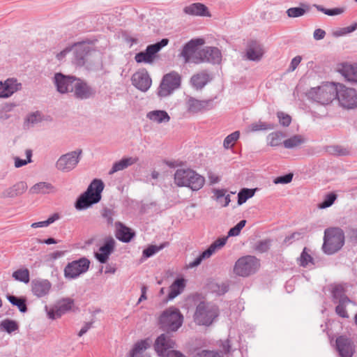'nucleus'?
<instances>
[{
    "mask_svg": "<svg viewBox=\"0 0 357 357\" xmlns=\"http://www.w3.org/2000/svg\"><path fill=\"white\" fill-rule=\"evenodd\" d=\"M218 307L211 302L201 301L193 314V321L198 326H210L219 316Z\"/></svg>",
    "mask_w": 357,
    "mask_h": 357,
    "instance_id": "nucleus-1",
    "label": "nucleus"
},
{
    "mask_svg": "<svg viewBox=\"0 0 357 357\" xmlns=\"http://www.w3.org/2000/svg\"><path fill=\"white\" fill-rule=\"evenodd\" d=\"M174 183L178 187H187L192 190H200L205 178L191 169H178L174 173Z\"/></svg>",
    "mask_w": 357,
    "mask_h": 357,
    "instance_id": "nucleus-2",
    "label": "nucleus"
},
{
    "mask_svg": "<svg viewBox=\"0 0 357 357\" xmlns=\"http://www.w3.org/2000/svg\"><path fill=\"white\" fill-rule=\"evenodd\" d=\"M336 84L328 82L317 87L311 88L306 93V96L309 100L320 105H329L335 99Z\"/></svg>",
    "mask_w": 357,
    "mask_h": 357,
    "instance_id": "nucleus-3",
    "label": "nucleus"
},
{
    "mask_svg": "<svg viewBox=\"0 0 357 357\" xmlns=\"http://www.w3.org/2000/svg\"><path fill=\"white\" fill-rule=\"evenodd\" d=\"M104 183L100 179H93L86 191L80 195L77 200L75 204L76 208L81 210L99 202L101 199V192L104 189Z\"/></svg>",
    "mask_w": 357,
    "mask_h": 357,
    "instance_id": "nucleus-4",
    "label": "nucleus"
},
{
    "mask_svg": "<svg viewBox=\"0 0 357 357\" xmlns=\"http://www.w3.org/2000/svg\"><path fill=\"white\" fill-rule=\"evenodd\" d=\"M344 244V234L342 229L334 227L324 231L323 251L327 255H333L339 251Z\"/></svg>",
    "mask_w": 357,
    "mask_h": 357,
    "instance_id": "nucleus-5",
    "label": "nucleus"
},
{
    "mask_svg": "<svg viewBox=\"0 0 357 357\" xmlns=\"http://www.w3.org/2000/svg\"><path fill=\"white\" fill-rule=\"evenodd\" d=\"M183 317L178 309L172 307L165 310L160 317L162 328L168 331H176L182 325Z\"/></svg>",
    "mask_w": 357,
    "mask_h": 357,
    "instance_id": "nucleus-6",
    "label": "nucleus"
},
{
    "mask_svg": "<svg viewBox=\"0 0 357 357\" xmlns=\"http://www.w3.org/2000/svg\"><path fill=\"white\" fill-rule=\"evenodd\" d=\"M336 86L335 99L340 105L347 109L357 108V91L340 83H337Z\"/></svg>",
    "mask_w": 357,
    "mask_h": 357,
    "instance_id": "nucleus-7",
    "label": "nucleus"
},
{
    "mask_svg": "<svg viewBox=\"0 0 357 357\" xmlns=\"http://www.w3.org/2000/svg\"><path fill=\"white\" fill-rule=\"evenodd\" d=\"M259 267V261L255 257L248 255L236 261L234 272L239 276L247 277L255 273Z\"/></svg>",
    "mask_w": 357,
    "mask_h": 357,
    "instance_id": "nucleus-8",
    "label": "nucleus"
},
{
    "mask_svg": "<svg viewBox=\"0 0 357 357\" xmlns=\"http://www.w3.org/2000/svg\"><path fill=\"white\" fill-rule=\"evenodd\" d=\"M181 80V75L175 71L166 74L159 86L158 91V96L164 98L172 94L174 90L179 88Z\"/></svg>",
    "mask_w": 357,
    "mask_h": 357,
    "instance_id": "nucleus-9",
    "label": "nucleus"
},
{
    "mask_svg": "<svg viewBox=\"0 0 357 357\" xmlns=\"http://www.w3.org/2000/svg\"><path fill=\"white\" fill-rule=\"evenodd\" d=\"M82 152V150H76L62 155L56 162V168L64 173L73 170L80 160Z\"/></svg>",
    "mask_w": 357,
    "mask_h": 357,
    "instance_id": "nucleus-10",
    "label": "nucleus"
},
{
    "mask_svg": "<svg viewBox=\"0 0 357 357\" xmlns=\"http://www.w3.org/2000/svg\"><path fill=\"white\" fill-rule=\"evenodd\" d=\"M176 346L175 341L167 333L160 335L155 340L153 348L158 356L160 357H169Z\"/></svg>",
    "mask_w": 357,
    "mask_h": 357,
    "instance_id": "nucleus-11",
    "label": "nucleus"
},
{
    "mask_svg": "<svg viewBox=\"0 0 357 357\" xmlns=\"http://www.w3.org/2000/svg\"><path fill=\"white\" fill-rule=\"evenodd\" d=\"M169 40L162 39L160 42L147 46L144 52L136 54L135 59L137 63H152L155 58V54L168 44Z\"/></svg>",
    "mask_w": 357,
    "mask_h": 357,
    "instance_id": "nucleus-12",
    "label": "nucleus"
},
{
    "mask_svg": "<svg viewBox=\"0 0 357 357\" xmlns=\"http://www.w3.org/2000/svg\"><path fill=\"white\" fill-rule=\"evenodd\" d=\"M77 77L72 75H66L61 73H56L52 78V82L56 91L61 94L71 93Z\"/></svg>",
    "mask_w": 357,
    "mask_h": 357,
    "instance_id": "nucleus-13",
    "label": "nucleus"
},
{
    "mask_svg": "<svg viewBox=\"0 0 357 357\" xmlns=\"http://www.w3.org/2000/svg\"><path fill=\"white\" fill-rule=\"evenodd\" d=\"M185 107L189 114H195L211 109L213 102L211 100H199L187 96L185 98Z\"/></svg>",
    "mask_w": 357,
    "mask_h": 357,
    "instance_id": "nucleus-14",
    "label": "nucleus"
},
{
    "mask_svg": "<svg viewBox=\"0 0 357 357\" xmlns=\"http://www.w3.org/2000/svg\"><path fill=\"white\" fill-rule=\"evenodd\" d=\"M89 264V260L86 258H82L69 263L64 269L65 277L70 279L78 277L88 271Z\"/></svg>",
    "mask_w": 357,
    "mask_h": 357,
    "instance_id": "nucleus-15",
    "label": "nucleus"
},
{
    "mask_svg": "<svg viewBox=\"0 0 357 357\" xmlns=\"http://www.w3.org/2000/svg\"><path fill=\"white\" fill-rule=\"evenodd\" d=\"M227 237L219 238L215 240L203 252H202L194 261L190 262L188 268H194L199 266L202 261L210 258L216 251L220 250L227 243Z\"/></svg>",
    "mask_w": 357,
    "mask_h": 357,
    "instance_id": "nucleus-16",
    "label": "nucleus"
},
{
    "mask_svg": "<svg viewBox=\"0 0 357 357\" xmlns=\"http://www.w3.org/2000/svg\"><path fill=\"white\" fill-rule=\"evenodd\" d=\"M203 44V39L191 40L183 47L181 56L184 59L185 63H199L197 47Z\"/></svg>",
    "mask_w": 357,
    "mask_h": 357,
    "instance_id": "nucleus-17",
    "label": "nucleus"
},
{
    "mask_svg": "<svg viewBox=\"0 0 357 357\" xmlns=\"http://www.w3.org/2000/svg\"><path fill=\"white\" fill-rule=\"evenodd\" d=\"M199 63L207 62L211 63H219L222 59V54L218 47H205L197 52Z\"/></svg>",
    "mask_w": 357,
    "mask_h": 357,
    "instance_id": "nucleus-18",
    "label": "nucleus"
},
{
    "mask_svg": "<svg viewBox=\"0 0 357 357\" xmlns=\"http://www.w3.org/2000/svg\"><path fill=\"white\" fill-rule=\"evenodd\" d=\"M71 93H73L74 97L77 99L86 100L93 97L95 91L86 82L77 77Z\"/></svg>",
    "mask_w": 357,
    "mask_h": 357,
    "instance_id": "nucleus-19",
    "label": "nucleus"
},
{
    "mask_svg": "<svg viewBox=\"0 0 357 357\" xmlns=\"http://www.w3.org/2000/svg\"><path fill=\"white\" fill-rule=\"evenodd\" d=\"M92 54V49L89 44L79 43L75 45L74 62L76 65L82 66L89 61Z\"/></svg>",
    "mask_w": 357,
    "mask_h": 357,
    "instance_id": "nucleus-20",
    "label": "nucleus"
},
{
    "mask_svg": "<svg viewBox=\"0 0 357 357\" xmlns=\"http://www.w3.org/2000/svg\"><path fill=\"white\" fill-rule=\"evenodd\" d=\"M22 89V84L15 78L0 81V98H8Z\"/></svg>",
    "mask_w": 357,
    "mask_h": 357,
    "instance_id": "nucleus-21",
    "label": "nucleus"
},
{
    "mask_svg": "<svg viewBox=\"0 0 357 357\" xmlns=\"http://www.w3.org/2000/svg\"><path fill=\"white\" fill-rule=\"evenodd\" d=\"M51 289L52 284L47 279L37 278L31 281V292L38 298H42L47 296L50 293Z\"/></svg>",
    "mask_w": 357,
    "mask_h": 357,
    "instance_id": "nucleus-22",
    "label": "nucleus"
},
{
    "mask_svg": "<svg viewBox=\"0 0 357 357\" xmlns=\"http://www.w3.org/2000/svg\"><path fill=\"white\" fill-rule=\"evenodd\" d=\"M132 84L142 91H146L151 85V79L148 72L143 69L140 70L132 76Z\"/></svg>",
    "mask_w": 357,
    "mask_h": 357,
    "instance_id": "nucleus-23",
    "label": "nucleus"
},
{
    "mask_svg": "<svg viewBox=\"0 0 357 357\" xmlns=\"http://www.w3.org/2000/svg\"><path fill=\"white\" fill-rule=\"evenodd\" d=\"M336 347L341 357H352L355 347L352 341L344 336H340L336 340Z\"/></svg>",
    "mask_w": 357,
    "mask_h": 357,
    "instance_id": "nucleus-24",
    "label": "nucleus"
},
{
    "mask_svg": "<svg viewBox=\"0 0 357 357\" xmlns=\"http://www.w3.org/2000/svg\"><path fill=\"white\" fill-rule=\"evenodd\" d=\"M73 305V301L70 298L59 301L53 308L47 312L50 319H54L69 311Z\"/></svg>",
    "mask_w": 357,
    "mask_h": 357,
    "instance_id": "nucleus-25",
    "label": "nucleus"
},
{
    "mask_svg": "<svg viewBox=\"0 0 357 357\" xmlns=\"http://www.w3.org/2000/svg\"><path fill=\"white\" fill-rule=\"evenodd\" d=\"M114 245L115 241L112 238L107 239L105 244L99 248V252L95 253L96 258L102 264L106 263L114 251Z\"/></svg>",
    "mask_w": 357,
    "mask_h": 357,
    "instance_id": "nucleus-26",
    "label": "nucleus"
},
{
    "mask_svg": "<svg viewBox=\"0 0 357 357\" xmlns=\"http://www.w3.org/2000/svg\"><path fill=\"white\" fill-rule=\"evenodd\" d=\"M211 77L206 71H201L194 74L190 78V84L196 90L202 89L210 81Z\"/></svg>",
    "mask_w": 357,
    "mask_h": 357,
    "instance_id": "nucleus-27",
    "label": "nucleus"
},
{
    "mask_svg": "<svg viewBox=\"0 0 357 357\" xmlns=\"http://www.w3.org/2000/svg\"><path fill=\"white\" fill-rule=\"evenodd\" d=\"M116 236L122 242L128 243L135 236V234L129 227L124 225L121 222L115 223Z\"/></svg>",
    "mask_w": 357,
    "mask_h": 357,
    "instance_id": "nucleus-28",
    "label": "nucleus"
},
{
    "mask_svg": "<svg viewBox=\"0 0 357 357\" xmlns=\"http://www.w3.org/2000/svg\"><path fill=\"white\" fill-rule=\"evenodd\" d=\"M264 53L263 47L257 42H252L248 46L246 57L248 60L259 61L261 59Z\"/></svg>",
    "mask_w": 357,
    "mask_h": 357,
    "instance_id": "nucleus-29",
    "label": "nucleus"
},
{
    "mask_svg": "<svg viewBox=\"0 0 357 357\" xmlns=\"http://www.w3.org/2000/svg\"><path fill=\"white\" fill-rule=\"evenodd\" d=\"M27 189V185L25 182L20 181L13 186L6 189L2 192V197L4 198H13L22 195Z\"/></svg>",
    "mask_w": 357,
    "mask_h": 357,
    "instance_id": "nucleus-30",
    "label": "nucleus"
},
{
    "mask_svg": "<svg viewBox=\"0 0 357 357\" xmlns=\"http://www.w3.org/2000/svg\"><path fill=\"white\" fill-rule=\"evenodd\" d=\"M146 118L153 123L158 124L167 123L170 121V116L165 110H153L149 112Z\"/></svg>",
    "mask_w": 357,
    "mask_h": 357,
    "instance_id": "nucleus-31",
    "label": "nucleus"
},
{
    "mask_svg": "<svg viewBox=\"0 0 357 357\" xmlns=\"http://www.w3.org/2000/svg\"><path fill=\"white\" fill-rule=\"evenodd\" d=\"M183 11L191 15L210 16L207 7L201 3H195L185 6Z\"/></svg>",
    "mask_w": 357,
    "mask_h": 357,
    "instance_id": "nucleus-32",
    "label": "nucleus"
},
{
    "mask_svg": "<svg viewBox=\"0 0 357 357\" xmlns=\"http://www.w3.org/2000/svg\"><path fill=\"white\" fill-rule=\"evenodd\" d=\"M340 72L347 81L357 82V63L344 64Z\"/></svg>",
    "mask_w": 357,
    "mask_h": 357,
    "instance_id": "nucleus-33",
    "label": "nucleus"
},
{
    "mask_svg": "<svg viewBox=\"0 0 357 357\" xmlns=\"http://www.w3.org/2000/svg\"><path fill=\"white\" fill-rule=\"evenodd\" d=\"M185 287V280L183 278L176 279L169 287L168 300H172L181 294Z\"/></svg>",
    "mask_w": 357,
    "mask_h": 357,
    "instance_id": "nucleus-34",
    "label": "nucleus"
},
{
    "mask_svg": "<svg viewBox=\"0 0 357 357\" xmlns=\"http://www.w3.org/2000/svg\"><path fill=\"white\" fill-rule=\"evenodd\" d=\"M137 160V158L132 157L122 158L121 160L114 163L112 169L109 172V174H113L115 172L123 170L129 166L135 164Z\"/></svg>",
    "mask_w": 357,
    "mask_h": 357,
    "instance_id": "nucleus-35",
    "label": "nucleus"
},
{
    "mask_svg": "<svg viewBox=\"0 0 357 357\" xmlns=\"http://www.w3.org/2000/svg\"><path fill=\"white\" fill-rule=\"evenodd\" d=\"M55 191L54 186L47 182L37 183L30 188V192L32 194H48Z\"/></svg>",
    "mask_w": 357,
    "mask_h": 357,
    "instance_id": "nucleus-36",
    "label": "nucleus"
},
{
    "mask_svg": "<svg viewBox=\"0 0 357 357\" xmlns=\"http://www.w3.org/2000/svg\"><path fill=\"white\" fill-rule=\"evenodd\" d=\"M213 199H215L222 207H226L231 202L229 195H226L227 190L225 189H213Z\"/></svg>",
    "mask_w": 357,
    "mask_h": 357,
    "instance_id": "nucleus-37",
    "label": "nucleus"
},
{
    "mask_svg": "<svg viewBox=\"0 0 357 357\" xmlns=\"http://www.w3.org/2000/svg\"><path fill=\"white\" fill-rule=\"evenodd\" d=\"M150 344L149 339L142 340L136 342L130 351V357H142L144 351L149 347Z\"/></svg>",
    "mask_w": 357,
    "mask_h": 357,
    "instance_id": "nucleus-38",
    "label": "nucleus"
},
{
    "mask_svg": "<svg viewBox=\"0 0 357 357\" xmlns=\"http://www.w3.org/2000/svg\"><path fill=\"white\" fill-rule=\"evenodd\" d=\"M305 141V139L302 135H296L287 139H285L283 142V145L286 149H294L303 144Z\"/></svg>",
    "mask_w": 357,
    "mask_h": 357,
    "instance_id": "nucleus-39",
    "label": "nucleus"
},
{
    "mask_svg": "<svg viewBox=\"0 0 357 357\" xmlns=\"http://www.w3.org/2000/svg\"><path fill=\"white\" fill-rule=\"evenodd\" d=\"M351 302V301L347 296L342 297L335 307V312L342 318H348L349 315L346 310V307Z\"/></svg>",
    "mask_w": 357,
    "mask_h": 357,
    "instance_id": "nucleus-40",
    "label": "nucleus"
},
{
    "mask_svg": "<svg viewBox=\"0 0 357 357\" xmlns=\"http://www.w3.org/2000/svg\"><path fill=\"white\" fill-rule=\"evenodd\" d=\"M256 189L243 188L238 194V204L242 205L248 199L252 197Z\"/></svg>",
    "mask_w": 357,
    "mask_h": 357,
    "instance_id": "nucleus-41",
    "label": "nucleus"
},
{
    "mask_svg": "<svg viewBox=\"0 0 357 357\" xmlns=\"http://www.w3.org/2000/svg\"><path fill=\"white\" fill-rule=\"evenodd\" d=\"M15 280L28 283L29 282V271L27 268L18 269L13 273Z\"/></svg>",
    "mask_w": 357,
    "mask_h": 357,
    "instance_id": "nucleus-42",
    "label": "nucleus"
},
{
    "mask_svg": "<svg viewBox=\"0 0 357 357\" xmlns=\"http://www.w3.org/2000/svg\"><path fill=\"white\" fill-rule=\"evenodd\" d=\"M273 128V125L271 123L259 121L258 122L252 123L249 126V130L250 132H257L261 130H272Z\"/></svg>",
    "mask_w": 357,
    "mask_h": 357,
    "instance_id": "nucleus-43",
    "label": "nucleus"
},
{
    "mask_svg": "<svg viewBox=\"0 0 357 357\" xmlns=\"http://www.w3.org/2000/svg\"><path fill=\"white\" fill-rule=\"evenodd\" d=\"M8 300L13 305L17 306L20 311L25 312L27 310V307L25 303V300L19 298L14 296H8Z\"/></svg>",
    "mask_w": 357,
    "mask_h": 357,
    "instance_id": "nucleus-44",
    "label": "nucleus"
},
{
    "mask_svg": "<svg viewBox=\"0 0 357 357\" xmlns=\"http://www.w3.org/2000/svg\"><path fill=\"white\" fill-rule=\"evenodd\" d=\"M1 327L8 333H11L18 329L17 322L10 319H5L2 321L1 323Z\"/></svg>",
    "mask_w": 357,
    "mask_h": 357,
    "instance_id": "nucleus-45",
    "label": "nucleus"
},
{
    "mask_svg": "<svg viewBox=\"0 0 357 357\" xmlns=\"http://www.w3.org/2000/svg\"><path fill=\"white\" fill-rule=\"evenodd\" d=\"M282 137V132H274L268 135L267 139L268 144L271 146H278L281 144V140Z\"/></svg>",
    "mask_w": 357,
    "mask_h": 357,
    "instance_id": "nucleus-46",
    "label": "nucleus"
},
{
    "mask_svg": "<svg viewBox=\"0 0 357 357\" xmlns=\"http://www.w3.org/2000/svg\"><path fill=\"white\" fill-rule=\"evenodd\" d=\"M59 218V215L58 213H54L52 215H51L47 220L45 221H40L37 222H33L31 224V227L32 228H38V227H47L50 224L53 223L56 220H57Z\"/></svg>",
    "mask_w": 357,
    "mask_h": 357,
    "instance_id": "nucleus-47",
    "label": "nucleus"
},
{
    "mask_svg": "<svg viewBox=\"0 0 357 357\" xmlns=\"http://www.w3.org/2000/svg\"><path fill=\"white\" fill-rule=\"evenodd\" d=\"M25 154L26 156V160H22L18 157H15L14 158L15 167L19 168L26 165L28 163L31 162L32 151L31 149H26L25 151Z\"/></svg>",
    "mask_w": 357,
    "mask_h": 357,
    "instance_id": "nucleus-48",
    "label": "nucleus"
},
{
    "mask_svg": "<svg viewBox=\"0 0 357 357\" xmlns=\"http://www.w3.org/2000/svg\"><path fill=\"white\" fill-rule=\"evenodd\" d=\"M239 136L240 132L238 131H235L229 135L224 140V147L225 149L231 148L234 145V142L238 139Z\"/></svg>",
    "mask_w": 357,
    "mask_h": 357,
    "instance_id": "nucleus-49",
    "label": "nucleus"
},
{
    "mask_svg": "<svg viewBox=\"0 0 357 357\" xmlns=\"http://www.w3.org/2000/svg\"><path fill=\"white\" fill-rule=\"evenodd\" d=\"M286 13L289 17L294 18L304 15L306 13V10L301 7H294L287 9Z\"/></svg>",
    "mask_w": 357,
    "mask_h": 357,
    "instance_id": "nucleus-50",
    "label": "nucleus"
},
{
    "mask_svg": "<svg viewBox=\"0 0 357 357\" xmlns=\"http://www.w3.org/2000/svg\"><path fill=\"white\" fill-rule=\"evenodd\" d=\"M314 6L319 10L327 15L333 16L342 14L344 12L342 8H335L333 9H326L319 5H314Z\"/></svg>",
    "mask_w": 357,
    "mask_h": 357,
    "instance_id": "nucleus-51",
    "label": "nucleus"
},
{
    "mask_svg": "<svg viewBox=\"0 0 357 357\" xmlns=\"http://www.w3.org/2000/svg\"><path fill=\"white\" fill-rule=\"evenodd\" d=\"M164 248L163 245H160L159 246L151 245L147 248L143 250V257L145 258H149L154 255L155 253L158 252Z\"/></svg>",
    "mask_w": 357,
    "mask_h": 357,
    "instance_id": "nucleus-52",
    "label": "nucleus"
},
{
    "mask_svg": "<svg viewBox=\"0 0 357 357\" xmlns=\"http://www.w3.org/2000/svg\"><path fill=\"white\" fill-rule=\"evenodd\" d=\"M271 245V241L268 239L261 240L257 242L255 246L256 251L260 253L267 252Z\"/></svg>",
    "mask_w": 357,
    "mask_h": 357,
    "instance_id": "nucleus-53",
    "label": "nucleus"
},
{
    "mask_svg": "<svg viewBox=\"0 0 357 357\" xmlns=\"http://www.w3.org/2000/svg\"><path fill=\"white\" fill-rule=\"evenodd\" d=\"M245 220H241L236 226L229 230L227 237L228 238L230 236H238L241 229L245 227Z\"/></svg>",
    "mask_w": 357,
    "mask_h": 357,
    "instance_id": "nucleus-54",
    "label": "nucleus"
},
{
    "mask_svg": "<svg viewBox=\"0 0 357 357\" xmlns=\"http://www.w3.org/2000/svg\"><path fill=\"white\" fill-rule=\"evenodd\" d=\"M42 120L43 117L41 114L39 112H36L30 114L27 116L26 121L28 124H30L31 126H34L35 124H37L42 121Z\"/></svg>",
    "mask_w": 357,
    "mask_h": 357,
    "instance_id": "nucleus-55",
    "label": "nucleus"
},
{
    "mask_svg": "<svg viewBox=\"0 0 357 357\" xmlns=\"http://www.w3.org/2000/svg\"><path fill=\"white\" fill-rule=\"evenodd\" d=\"M337 197L336 195L333 193L328 194L324 200L319 204V208H326L329 206H331L334 202L335 201Z\"/></svg>",
    "mask_w": 357,
    "mask_h": 357,
    "instance_id": "nucleus-56",
    "label": "nucleus"
},
{
    "mask_svg": "<svg viewBox=\"0 0 357 357\" xmlns=\"http://www.w3.org/2000/svg\"><path fill=\"white\" fill-rule=\"evenodd\" d=\"M194 357H223L222 352L202 350L198 351Z\"/></svg>",
    "mask_w": 357,
    "mask_h": 357,
    "instance_id": "nucleus-57",
    "label": "nucleus"
},
{
    "mask_svg": "<svg viewBox=\"0 0 357 357\" xmlns=\"http://www.w3.org/2000/svg\"><path fill=\"white\" fill-rule=\"evenodd\" d=\"M310 263H312V257L307 253V249L304 248L300 257V265L305 267Z\"/></svg>",
    "mask_w": 357,
    "mask_h": 357,
    "instance_id": "nucleus-58",
    "label": "nucleus"
},
{
    "mask_svg": "<svg viewBox=\"0 0 357 357\" xmlns=\"http://www.w3.org/2000/svg\"><path fill=\"white\" fill-rule=\"evenodd\" d=\"M278 117L279 119L280 123L283 126H288L291 123V118L289 115L284 114V112H278Z\"/></svg>",
    "mask_w": 357,
    "mask_h": 357,
    "instance_id": "nucleus-59",
    "label": "nucleus"
},
{
    "mask_svg": "<svg viewBox=\"0 0 357 357\" xmlns=\"http://www.w3.org/2000/svg\"><path fill=\"white\" fill-rule=\"evenodd\" d=\"M293 178V174H287L282 176H278L274 179V183L275 184H287L290 183L292 181Z\"/></svg>",
    "mask_w": 357,
    "mask_h": 357,
    "instance_id": "nucleus-60",
    "label": "nucleus"
},
{
    "mask_svg": "<svg viewBox=\"0 0 357 357\" xmlns=\"http://www.w3.org/2000/svg\"><path fill=\"white\" fill-rule=\"evenodd\" d=\"M113 215L114 212L109 208H105L102 212V216L104 218H105L107 222L108 225H112L113 224Z\"/></svg>",
    "mask_w": 357,
    "mask_h": 357,
    "instance_id": "nucleus-61",
    "label": "nucleus"
},
{
    "mask_svg": "<svg viewBox=\"0 0 357 357\" xmlns=\"http://www.w3.org/2000/svg\"><path fill=\"white\" fill-rule=\"evenodd\" d=\"M333 149L334 153L337 155H348L350 154L349 149L341 146H335Z\"/></svg>",
    "mask_w": 357,
    "mask_h": 357,
    "instance_id": "nucleus-62",
    "label": "nucleus"
},
{
    "mask_svg": "<svg viewBox=\"0 0 357 357\" xmlns=\"http://www.w3.org/2000/svg\"><path fill=\"white\" fill-rule=\"evenodd\" d=\"M301 60H302V58L301 56H295L291 61V63L288 68V71L289 72L294 71L296 69V68L298 67V66L300 64Z\"/></svg>",
    "mask_w": 357,
    "mask_h": 357,
    "instance_id": "nucleus-63",
    "label": "nucleus"
},
{
    "mask_svg": "<svg viewBox=\"0 0 357 357\" xmlns=\"http://www.w3.org/2000/svg\"><path fill=\"white\" fill-rule=\"evenodd\" d=\"M213 291H216L218 294H224L228 291V285L226 283H221L215 284Z\"/></svg>",
    "mask_w": 357,
    "mask_h": 357,
    "instance_id": "nucleus-64",
    "label": "nucleus"
}]
</instances>
